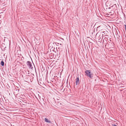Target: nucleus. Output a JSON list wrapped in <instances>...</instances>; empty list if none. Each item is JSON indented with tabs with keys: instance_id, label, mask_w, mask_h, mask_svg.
Listing matches in <instances>:
<instances>
[{
	"instance_id": "nucleus-1",
	"label": "nucleus",
	"mask_w": 126,
	"mask_h": 126,
	"mask_svg": "<svg viewBox=\"0 0 126 126\" xmlns=\"http://www.w3.org/2000/svg\"><path fill=\"white\" fill-rule=\"evenodd\" d=\"M85 73V75L89 77L91 79H92L93 77V74L91 72V71L89 70H86Z\"/></svg>"
},
{
	"instance_id": "nucleus-2",
	"label": "nucleus",
	"mask_w": 126,
	"mask_h": 126,
	"mask_svg": "<svg viewBox=\"0 0 126 126\" xmlns=\"http://www.w3.org/2000/svg\"><path fill=\"white\" fill-rule=\"evenodd\" d=\"M105 32H103L102 33L101 32V33L100 34H99L98 33H97L96 35V37L97 35H99L98 36L97 39H98L99 41L100 42L101 41L103 38V34L102 33Z\"/></svg>"
},
{
	"instance_id": "nucleus-3",
	"label": "nucleus",
	"mask_w": 126,
	"mask_h": 126,
	"mask_svg": "<svg viewBox=\"0 0 126 126\" xmlns=\"http://www.w3.org/2000/svg\"><path fill=\"white\" fill-rule=\"evenodd\" d=\"M106 45L107 46H108V48H110L113 47V44L111 43V42H109V43L108 44L107 42L106 43V45H105V46H106Z\"/></svg>"
},
{
	"instance_id": "nucleus-4",
	"label": "nucleus",
	"mask_w": 126,
	"mask_h": 126,
	"mask_svg": "<svg viewBox=\"0 0 126 126\" xmlns=\"http://www.w3.org/2000/svg\"><path fill=\"white\" fill-rule=\"evenodd\" d=\"M27 65L29 68L32 69L33 67L32 66V63L29 61H27L26 63Z\"/></svg>"
},
{
	"instance_id": "nucleus-5",
	"label": "nucleus",
	"mask_w": 126,
	"mask_h": 126,
	"mask_svg": "<svg viewBox=\"0 0 126 126\" xmlns=\"http://www.w3.org/2000/svg\"><path fill=\"white\" fill-rule=\"evenodd\" d=\"M76 85L79 84V81L78 77L76 79Z\"/></svg>"
},
{
	"instance_id": "nucleus-6",
	"label": "nucleus",
	"mask_w": 126,
	"mask_h": 126,
	"mask_svg": "<svg viewBox=\"0 0 126 126\" xmlns=\"http://www.w3.org/2000/svg\"><path fill=\"white\" fill-rule=\"evenodd\" d=\"M45 121L47 122L48 123H50L51 121L49 120H48L47 118H45Z\"/></svg>"
},
{
	"instance_id": "nucleus-7",
	"label": "nucleus",
	"mask_w": 126,
	"mask_h": 126,
	"mask_svg": "<svg viewBox=\"0 0 126 126\" xmlns=\"http://www.w3.org/2000/svg\"><path fill=\"white\" fill-rule=\"evenodd\" d=\"M3 60L1 61L0 63L1 65L2 66H3L4 65V63Z\"/></svg>"
},
{
	"instance_id": "nucleus-8",
	"label": "nucleus",
	"mask_w": 126,
	"mask_h": 126,
	"mask_svg": "<svg viewBox=\"0 0 126 126\" xmlns=\"http://www.w3.org/2000/svg\"><path fill=\"white\" fill-rule=\"evenodd\" d=\"M38 95L39 96V98L40 99V101H44V99L43 98H41L40 96H39V94H38Z\"/></svg>"
},
{
	"instance_id": "nucleus-9",
	"label": "nucleus",
	"mask_w": 126,
	"mask_h": 126,
	"mask_svg": "<svg viewBox=\"0 0 126 126\" xmlns=\"http://www.w3.org/2000/svg\"><path fill=\"white\" fill-rule=\"evenodd\" d=\"M108 39L107 38H105L103 41V43L105 42V41H106L108 40Z\"/></svg>"
},
{
	"instance_id": "nucleus-10",
	"label": "nucleus",
	"mask_w": 126,
	"mask_h": 126,
	"mask_svg": "<svg viewBox=\"0 0 126 126\" xmlns=\"http://www.w3.org/2000/svg\"><path fill=\"white\" fill-rule=\"evenodd\" d=\"M41 70H42V71L43 72V71L44 70V72L45 71L44 68L43 66L42 67V68H41Z\"/></svg>"
},
{
	"instance_id": "nucleus-11",
	"label": "nucleus",
	"mask_w": 126,
	"mask_h": 126,
	"mask_svg": "<svg viewBox=\"0 0 126 126\" xmlns=\"http://www.w3.org/2000/svg\"><path fill=\"white\" fill-rule=\"evenodd\" d=\"M116 4H114L113 6L112 7H116Z\"/></svg>"
},
{
	"instance_id": "nucleus-12",
	"label": "nucleus",
	"mask_w": 126,
	"mask_h": 126,
	"mask_svg": "<svg viewBox=\"0 0 126 126\" xmlns=\"http://www.w3.org/2000/svg\"><path fill=\"white\" fill-rule=\"evenodd\" d=\"M112 126H117L115 124H112Z\"/></svg>"
},
{
	"instance_id": "nucleus-13",
	"label": "nucleus",
	"mask_w": 126,
	"mask_h": 126,
	"mask_svg": "<svg viewBox=\"0 0 126 126\" xmlns=\"http://www.w3.org/2000/svg\"><path fill=\"white\" fill-rule=\"evenodd\" d=\"M111 42V40H109V41H108V42H109H109Z\"/></svg>"
},
{
	"instance_id": "nucleus-14",
	"label": "nucleus",
	"mask_w": 126,
	"mask_h": 126,
	"mask_svg": "<svg viewBox=\"0 0 126 126\" xmlns=\"http://www.w3.org/2000/svg\"><path fill=\"white\" fill-rule=\"evenodd\" d=\"M124 26H125V29H126V25H124Z\"/></svg>"
},
{
	"instance_id": "nucleus-15",
	"label": "nucleus",
	"mask_w": 126,
	"mask_h": 126,
	"mask_svg": "<svg viewBox=\"0 0 126 126\" xmlns=\"http://www.w3.org/2000/svg\"><path fill=\"white\" fill-rule=\"evenodd\" d=\"M109 15V14H107V15Z\"/></svg>"
},
{
	"instance_id": "nucleus-16",
	"label": "nucleus",
	"mask_w": 126,
	"mask_h": 126,
	"mask_svg": "<svg viewBox=\"0 0 126 126\" xmlns=\"http://www.w3.org/2000/svg\"><path fill=\"white\" fill-rule=\"evenodd\" d=\"M83 22H84V21H83Z\"/></svg>"
}]
</instances>
